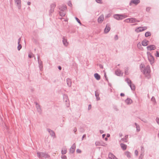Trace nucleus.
I'll use <instances>...</instances> for the list:
<instances>
[{
  "label": "nucleus",
  "instance_id": "nucleus-11",
  "mask_svg": "<svg viewBox=\"0 0 159 159\" xmlns=\"http://www.w3.org/2000/svg\"><path fill=\"white\" fill-rule=\"evenodd\" d=\"M110 30V27L107 25L104 30V32L106 33H107Z\"/></svg>",
  "mask_w": 159,
  "mask_h": 159
},
{
  "label": "nucleus",
  "instance_id": "nucleus-22",
  "mask_svg": "<svg viewBox=\"0 0 159 159\" xmlns=\"http://www.w3.org/2000/svg\"><path fill=\"white\" fill-rule=\"evenodd\" d=\"M19 41L18 43L19 44V45L18 47V49L19 50H20V49L21 48V45L20 44V39H19Z\"/></svg>",
  "mask_w": 159,
  "mask_h": 159
},
{
  "label": "nucleus",
  "instance_id": "nucleus-32",
  "mask_svg": "<svg viewBox=\"0 0 159 159\" xmlns=\"http://www.w3.org/2000/svg\"><path fill=\"white\" fill-rule=\"evenodd\" d=\"M76 151H77V153H81V150H80V149H77V150Z\"/></svg>",
  "mask_w": 159,
  "mask_h": 159
},
{
  "label": "nucleus",
  "instance_id": "nucleus-50",
  "mask_svg": "<svg viewBox=\"0 0 159 159\" xmlns=\"http://www.w3.org/2000/svg\"><path fill=\"white\" fill-rule=\"evenodd\" d=\"M139 45H140V46H141V44L140 43H138V46H139Z\"/></svg>",
  "mask_w": 159,
  "mask_h": 159
},
{
  "label": "nucleus",
  "instance_id": "nucleus-34",
  "mask_svg": "<svg viewBox=\"0 0 159 159\" xmlns=\"http://www.w3.org/2000/svg\"><path fill=\"white\" fill-rule=\"evenodd\" d=\"M62 158L63 159H66V157L65 156H62Z\"/></svg>",
  "mask_w": 159,
  "mask_h": 159
},
{
  "label": "nucleus",
  "instance_id": "nucleus-42",
  "mask_svg": "<svg viewBox=\"0 0 159 159\" xmlns=\"http://www.w3.org/2000/svg\"><path fill=\"white\" fill-rule=\"evenodd\" d=\"M107 137H110V134H107Z\"/></svg>",
  "mask_w": 159,
  "mask_h": 159
},
{
  "label": "nucleus",
  "instance_id": "nucleus-20",
  "mask_svg": "<svg viewBox=\"0 0 159 159\" xmlns=\"http://www.w3.org/2000/svg\"><path fill=\"white\" fill-rule=\"evenodd\" d=\"M66 149L63 148L61 151V152L62 154H65L66 152Z\"/></svg>",
  "mask_w": 159,
  "mask_h": 159
},
{
  "label": "nucleus",
  "instance_id": "nucleus-7",
  "mask_svg": "<svg viewBox=\"0 0 159 159\" xmlns=\"http://www.w3.org/2000/svg\"><path fill=\"white\" fill-rule=\"evenodd\" d=\"M150 72V67L148 66H147L146 69L144 70L143 72L145 74H148Z\"/></svg>",
  "mask_w": 159,
  "mask_h": 159
},
{
  "label": "nucleus",
  "instance_id": "nucleus-59",
  "mask_svg": "<svg viewBox=\"0 0 159 159\" xmlns=\"http://www.w3.org/2000/svg\"><path fill=\"white\" fill-rule=\"evenodd\" d=\"M83 137H84V135H83Z\"/></svg>",
  "mask_w": 159,
  "mask_h": 159
},
{
  "label": "nucleus",
  "instance_id": "nucleus-48",
  "mask_svg": "<svg viewBox=\"0 0 159 159\" xmlns=\"http://www.w3.org/2000/svg\"><path fill=\"white\" fill-rule=\"evenodd\" d=\"M105 140L106 141H107V138H105Z\"/></svg>",
  "mask_w": 159,
  "mask_h": 159
},
{
  "label": "nucleus",
  "instance_id": "nucleus-56",
  "mask_svg": "<svg viewBox=\"0 0 159 159\" xmlns=\"http://www.w3.org/2000/svg\"><path fill=\"white\" fill-rule=\"evenodd\" d=\"M126 72H127V71H125V74H126Z\"/></svg>",
  "mask_w": 159,
  "mask_h": 159
},
{
  "label": "nucleus",
  "instance_id": "nucleus-44",
  "mask_svg": "<svg viewBox=\"0 0 159 159\" xmlns=\"http://www.w3.org/2000/svg\"><path fill=\"white\" fill-rule=\"evenodd\" d=\"M52 6L54 7H55V6H56V5L55 4H53L52 5Z\"/></svg>",
  "mask_w": 159,
  "mask_h": 159
},
{
  "label": "nucleus",
  "instance_id": "nucleus-39",
  "mask_svg": "<svg viewBox=\"0 0 159 159\" xmlns=\"http://www.w3.org/2000/svg\"><path fill=\"white\" fill-rule=\"evenodd\" d=\"M120 95L121 96H124L125 95V94H124L123 93H121L120 94Z\"/></svg>",
  "mask_w": 159,
  "mask_h": 159
},
{
  "label": "nucleus",
  "instance_id": "nucleus-26",
  "mask_svg": "<svg viewBox=\"0 0 159 159\" xmlns=\"http://www.w3.org/2000/svg\"><path fill=\"white\" fill-rule=\"evenodd\" d=\"M135 124L136 126L137 130L138 132L140 130V129L139 127V126H138L136 123H135Z\"/></svg>",
  "mask_w": 159,
  "mask_h": 159
},
{
  "label": "nucleus",
  "instance_id": "nucleus-52",
  "mask_svg": "<svg viewBox=\"0 0 159 159\" xmlns=\"http://www.w3.org/2000/svg\"><path fill=\"white\" fill-rule=\"evenodd\" d=\"M66 8V7L65 6H64L63 9H65Z\"/></svg>",
  "mask_w": 159,
  "mask_h": 159
},
{
  "label": "nucleus",
  "instance_id": "nucleus-16",
  "mask_svg": "<svg viewBox=\"0 0 159 159\" xmlns=\"http://www.w3.org/2000/svg\"><path fill=\"white\" fill-rule=\"evenodd\" d=\"M138 22L137 20L134 18H130V23H134Z\"/></svg>",
  "mask_w": 159,
  "mask_h": 159
},
{
  "label": "nucleus",
  "instance_id": "nucleus-55",
  "mask_svg": "<svg viewBox=\"0 0 159 159\" xmlns=\"http://www.w3.org/2000/svg\"><path fill=\"white\" fill-rule=\"evenodd\" d=\"M38 156L39 157L40 156V155H39V154H38Z\"/></svg>",
  "mask_w": 159,
  "mask_h": 159
},
{
  "label": "nucleus",
  "instance_id": "nucleus-54",
  "mask_svg": "<svg viewBox=\"0 0 159 159\" xmlns=\"http://www.w3.org/2000/svg\"><path fill=\"white\" fill-rule=\"evenodd\" d=\"M120 137H121L122 136V134H120Z\"/></svg>",
  "mask_w": 159,
  "mask_h": 159
},
{
  "label": "nucleus",
  "instance_id": "nucleus-25",
  "mask_svg": "<svg viewBox=\"0 0 159 159\" xmlns=\"http://www.w3.org/2000/svg\"><path fill=\"white\" fill-rule=\"evenodd\" d=\"M126 81H127V83L129 84V85H130V84H131V81L129 79H127L126 80Z\"/></svg>",
  "mask_w": 159,
  "mask_h": 159
},
{
  "label": "nucleus",
  "instance_id": "nucleus-43",
  "mask_svg": "<svg viewBox=\"0 0 159 159\" xmlns=\"http://www.w3.org/2000/svg\"><path fill=\"white\" fill-rule=\"evenodd\" d=\"M106 136V135L105 134H103L102 135V136L103 138H104Z\"/></svg>",
  "mask_w": 159,
  "mask_h": 159
},
{
  "label": "nucleus",
  "instance_id": "nucleus-8",
  "mask_svg": "<svg viewBox=\"0 0 159 159\" xmlns=\"http://www.w3.org/2000/svg\"><path fill=\"white\" fill-rule=\"evenodd\" d=\"M125 102L127 104H130L132 103V101L131 100V99L128 98L127 99H126L125 100Z\"/></svg>",
  "mask_w": 159,
  "mask_h": 159
},
{
  "label": "nucleus",
  "instance_id": "nucleus-60",
  "mask_svg": "<svg viewBox=\"0 0 159 159\" xmlns=\"http://www.w3.org/2000/svg\"><path fill=\"white\" fill-rule=\"evenodd\" d=\"M98 159H100V158H98Z\"/></svg>",
  "mask_w": 159,
  "mask_h": 159
},
{
  "label": "nucleus",
  "instance_id": "nucleus-35",
  "mask_svg": "<svg viewBox=\"0 0 159 159\" xmlns=\"http://www.w3.org/2000/svg\"><path fill=\"white\" fill-rule=\"evenodd\" d=\"M156 121L157 123H158L159 124V118H157L156 119Z\"/></svg>",
  "mask_w": 159,
  "mask_h": 159
},
{
  "label": "nucleus",
  "instance_id": "nucleus-27",
  "mask_svg": "<svg viewBox=\"0 0 159 159\" xmlns=\"http://www.w3.org/2000/svg\"><path fill=\"white\" fill-rule=\"evenodd\" d=\"M125 21L127 23H130V18H128L125 20Z\"/></svg>",
  "mask_w": 159,
  "mask_h": 159
},
{
  "label": "nucleus",
  "instance_id": "nucleus-45",
  "mask_svg": "<svg viewBox=\"0 0 159 159\" xmlns=\"http://www.w3.org/2000/svg\"><path fill=\"white\" fill-rule=\"evenodd\" d=\"M58 69L60 70H61V67L60 66H59L58 67Z\"/></svg>",
  "mask_w": 159,
  "mask_h": 159
},
{
  "label": "nucleus",
  "instance_id": "nucleus-51",
  "mask_svg": "<svg viewBox=\"0 0 159 159\" xmlns=\"http://www.w3.org/2000/svg\"><path fill=\"white\" fill-rule=\"evenodd\" d=\"M116 39H118V37L117 36H116Z\"/></svg>",
  "mask_w": 159,
  "mask_h": 159
},
{
  "label": "nucleus",
  "instance_id": "nucleus-21",
  "mask_svg": "<svg viewBox=\"0 0 159 159\" xmlns=\"http://www.w3.org/2000/svg\"><path fill=\"white\" fill-rule=\"evenodd\" d=\"M151 34L150 32H147L145 34V36L146 37H148L151 35Z\"/></svg>",
  "mask_w": 159,
  "mask_h": 159
},
{
  "label": "nucleus",
  "instance_id": "nucleus-57",
  "mask_svg": "<svg viewBox=\"0 0 159 159\" xmlns=\"http://www.w3.org/2000/svg\"><path fill=\"white\" fill-rule=\"evenodd\" d=\"M126 72H127V71H125V74H126Z\"/></svg>",
  "mask_w": 159,
  "mask_h": 159
},
{
  "label": "nucleus",
  "instance_id": "nucleus-31",
  "mask_svg": "<svg viewBox=\"0 0 159 159\" xmlns=\"http://www.w3.org/2000/svg\"><path fill=\"white\" fill-rule=\"evenodd\" d=\"M155 55L157 57H159V53L157 51L156 54Z\"/></svg>",
  "mask_w": 159,
  "mask_h": 159
},
{
  "label": "nucleus",
  "instance_id": "nucleus-38",
  "mask_svg": "<svg viewBox=\"0 0 159 159\" xmlns=\"http://www.w3.org/2000/svg\"><path fill=\"white\" fill-rule=\"evenodd\" d=\"M29 57H30V58H31L32 57V55H31V54H29Z\"/></svg>",
  "mask_w": 159,
  "mask_h": 159
},
{
  "label": "nucleus",
  "instance_id": "nucleus-19",
  "mask_svg": "<svg viewBox=\"0 0 159 159\" xmlns=\"http://www.w3.org/2000/svg\"><path fill=\"white\" fill-rule=\"evenodd\" d=\"M48 131L49 133H50V134H51L52 136H55V134L54 133L53 131L51 130H49Z\"/></svg>",
  "mask_w": 159,
  "mask_h": 159
},
{
  "label": "nucleus",
  "instance_id": "nucleus-15",
  "mask_svg": "<svg viewBox=\"0 0 159 159\" xmlns=\"http://www.w3.org/2000/svg\"><path fill=\"white\" fill-rule=\"evenodd\" d=\"M120 146L121 147V148H122V149L124 150H125L127 148V145L121 143L120 144Z\"/></svg>",
  "mask_w": 159,
  "mask_h": 159
},
{
  "label": "nucleus",
  "instance_id": "nucleus-14",
  "mask_svg": "<svg viewBox=\"0 0 159 159\" xmlns=\"http://www.w3.org/2000/svg\"><path fill=\"white\" fill-rule=\"evenodd\" d=\"M95 78L97 80H99L100 79V76L97 73H95L94 75Z\"/></svg>",
  "mask_w": 159,
  "mask_h": 159
},
{
  "label": "nucleus",
  "instance_id": "nucleus-3",
  "mask_svg": "<svg viewBox=\"0 0 159 159\" xmlns=\"http://www.w3.org/2000/svg\"><path fill=\"white\" fill-rule=\"evenodd\" d=\"M147 29V27L146 26L144 27H139L137 28L135 30V31L139 33L140 32H141L146 30Z\"/></svg>",
  "mask_w": 159,
  "mask_h": 159
},
{
  "label": "nucleus",
  "instance_id": "nucleus-53",
  "mask_svg": "<svg viewBox=\"0 0 159 159\" xmlns=\"http://www.w3.org/2000/svg\"><path fill=\"white\" fill-rule=\"evenodd\" d=\"M100 132L101 134L103 133V131H100Z\"/></svg>",
  "mask_w": 159,
  "mask_h": 159
},
{
  "label": "nucleus",
  "instance_id": "nucleus-28",
  "mask_svg": "<svg viewBox=\"0 0 159 159\" xmlns=\"http://www.w3.org/2000/svg\"><path fill=\"white\" fill-rule=\"evenodd\" d=\"M75 19L76 20V21L80 24L81 25V23L80 20L77 17H75Z\"/></svg>",
  "mask_w": 159,
  "mask_h": 159
},
{
  "label": "nucleus",
  "instance_id": "nucleus-46",
  "mask_svg": "<svg viewBox=\"0 0 159 159\" xmlns=\"http://www.w3.org/2000/svg\"><path fill=\"white\" fill-rule=\"evenodd\" d=\"M30 2H28V4L29 5H30Z\"/></svg>",
  "mask_w": 159,
  "mask_h": 159
},
{
  "label": "nucleus",
  "instance_id": "nucleus-5",
  "mask_svg": "<svg viewBox=\"0 0 159 159\" xmlns=\"http://www.w3.org/2000/svg\"><path fill=\"white\" fill-rule=\"evenodd\" d=\"M156 48L155 46L154 45H151L147 47L148 50L150 51L154 50Z\"/></svg>",
  "mask_w": 159,
  "mask_h": 159
},
{
  "label": "nucleus",
  "instance_id": "nucleus-1",
  "mask_svg": "<svg viewBox=\"0 0 159 159\" xmlns=\"http://www.w3.org/2000/svg\"><path fill=\"white\" fill-rule=\"evenodd\" d=\"M114 17L115 19L118 20H120L127 17V16L126 15H119L117 14L114 15Z\"/></svg>",
  "mask_w": 159,
  "mask_h": 159
},
{
  "label": "nucleus",
  "instance_id": "nucleus-9",
  "mask_svg": "<svg viewBox=\"0 0 159 159\" xmlns=\"http://www.w3.org/2000/svg\"><path fill=\"white\" fill-rule=\"evenodd\" d=\"M148 41L146 40H143L142 42V44L143 46H146L148 44Z\"/></svg>",
  "mask_w": 159,
  "mask_h": 159
},
{
  "label": "nucleus",
  "instance_id": "nucleus-29",
  "mask_svg": "<svg viewBox=\"0 0 159 159\" xmlns=\"http://www.w3.org/2000/svg\"><path fill=\"white\" fill-rule=\"evenodd\" d=\"M96 0L98 3H102L101 0Z\"/></svg>",
  "mask_w": 159,
  "mask_h": 159
},
{
  "label": "nucleus",
  "instance_id": "nucleus-37",
  "mask_svg": "<svg viewBox=\"0 0 159 159\" xmlns=\"http://www.w3.org/2000/svg\"><path fill=\"white\" fill-rule=\"evenodd\" d=\"M91 108V105H89V107H88V108L89 109H90Z\"/></svg>",
  "mask_w": 159,
  "mask_h": 159
},
{
  "label": "nucleus",
  "instance_id": "nucleus-10",
  "mask_svg": "<svg viewBox=\"0 0 159 159\" xmlns=\"http://www.w3.org/2000/svg\"><path fill=\"white\" fill-rule=\"evenodd\" d=\"M109 157L111 159H117L112 154L110 153L109 154Z\"/></svg>",
  "mask_w": 159,
  "mask_h": 159
},
{
  "label": "nucleus",
  "instance_id": "nucleus-58",
  "mask_svg": "<svg viewBox=\"0 0 159 159\" xmlns=\"http://www.w3.org/2000/svg\"><path fill=\"white\" fill-rule=\"evenodd\" d=\"M83 137H84V135H83Z\"/></svg>",
  "mask_w": 159,
  "mask_h": 159
},
{
  "label": "nucleus",
  "instance_id": "nucleus-33",
  "mask_svg": "<svg viewBox=\"0 0 159 159\" xmlns=\"http://www.w3.org/2000/svg\"><path fill=\"white\" fill-rule=\"evenodd\" d=\"M135 153L136 155H137L138 153V151L137 150H135Z\"/></svg>",
  "mask_w": 159,
  "mask_h": 159
},
{
  "label": "nucleus",
  "instance_id": "nucleus-49",
  "mask_svg": "<svg viewBox=\"0 0 159 159\" xmlns=\"http://www.w3.org/2000/svg\"><path fill=\"white\" fill-rule=\"evenodd\" d=\"M128 137V135H126L125 136V137L126 138H127Z\"/></svg>",
  "mask_w": 159,
  "mask_h": 159
},
{
  "label": "nucleus",
  "instance_id": "nucleus-6",
  "mask_svg": "<svg viewBox=\"0 0 159 159\" xmlns=\"http://www.w3.org/2000/svg\"><path fill=\"white\" fill-rule=\"evenodd\" d=\"M104 20V16L103 15L100 16L98 18V21L99 23H101Z\"/></svg>",
  "mask_w": 159,
  "mask_h": 159
},
{
  "label": "nucleus",
  "instance_id": "nucleus-30",
  "mask_svg": "<svg viewBox=\"0 0 159 159\" xmlns=\"http://www.w3.org/2000/svg\"><path fill=\"white\" fill-rule=\"evenodd\" d=\"M16 2H17L18 4H19L20 3V0H16Z\"/></svg>",
  "mask_w": 159,
  "mask_h": 159
},
{
  "label": "nucleus",
  "instance_id": "nucleus-41",
  "mask_svg": "<svg viewBox=\"0 0 159 159\" xmlns=\"http://www.w3.org/2000/svg\"><path fill=\"white\" fill-rule=\"evenodd\" d=\"M152 101H155V99L154 98H152Z\"/></svg>",
  "mask_w": 159,
  "mask_h": 159
},
{
  "label": "nucleus",
  "instance_id": "nucleus-13",
  "mask_svg": "<svg viewBox=\"0 0 159 159\" xmlns=\"http://www.w3.org/2000/svg\"><path fill=\"white\" fill-rule=\"evenodd\" d=\"M116 74L118 76H120L122 75V73L121 71L120 70H117L116 72Z\"/></svg>",
  "mask_w": 159,
  "mask_h": 159
},
{
  "label": "nucleus",
  "instance_id": "nucleus-17",
  "mask_svg": "<svg viewBox=\"0 0 159 159\" xmlns=\"http://www.w3.org/2000/svg\"><path fill=\"white\" fill-rule=\"evenodd\" d=\"M63 43L66 46L68 45V43L67 41V39L63 38Z\"/></svg>",
  "mask_w": 159,
  "mask_h": 159
},
{
  "label": "nucleus",
  "instance_id": "nucleus-36",
  "mask_svg": "<svg viewBox=\"0 0 159 159\" xmlns=\"http://www.w3.org/2000/svg\"><path fill=\"white\" fill-rule=\"evenodd\" d=\"M146 10L147 11H149L150 10V8L149 7H147L146 8Z\"/></svg>",
  "mask_w": 159,
  "mask_h": 159
},
{
  "label": "nucleus",
  "instance_id": "nucleus-18",
  "mask_svg": "<svg viewBox=\"0 0 159 159\" xmlns=\"http://www.w3.org/2000/svg\"><path fill=\"white\" fill-rule=\"evenodd\" d=\"M125 155L127 157L129 158L130 157L131 155L130 153L128 152H126L125 153Z\"/></svg>",
  "mask_w": 159,
  "mask_h": 159
},
{
  "label": "nucleus",
  "instance_id": "nucleus-47",
  "mask_svg": "<svg viewBox=\"0 0 159 159\" xmlns=\"http://www.w3.org/2000/svg\"><path fill=\"white\" fill-rule=\"evenodd\" d=\"M143 65L141 64V65L140 66V67H143Z\"/></svg>",
  "mask_w": 159,
  "mask_h": 159
},
{
  "label": "nucleus",
  "instance_id": "nucleus-40",
  "mask_svg": "<svg viewBox=\"0 0 159 159\" xmlns=\"http://www.w3.org/2000/svg\"><path fill=\"white\" fill-rule=\"evenodd\" d=\"M68 5L70 6H71L72 4L70 2H69L68 3Z\"/></svg>",
  "mask_w": 159,
  "mask_h": 159
},
{
  "label": "nucleus",
  "instance_id": "nucleus-12",
  "mask_svg": "<svg viewBox=\"0 0 159 159\" xmlns=\"http://www.w3.org/2000/svg\"><path fill=\"white\" fill-rule=\"evenodd\" d=\"M75 149V145L74 144L70 149V152H74Z\"/></svg>",
  "mask_w": 159,
  "mask_h": 159
},
{
  "label": "nucleus",
  "instance_id": "nucleus-4",
  "mask_svg": "<svg viewBox=\"0 0 159 159\" xmlns=\"http://www.w3.org/2000/svg\"><path fill=\"white\" fill-rule=\"evenodd\" d=\"M139 2V0H132L131 2L130 3V5H132V4L133 3L135 5H137Z\"/></svg>",
  "mask_w": 159,
  "mask_h": 159
},
{
  "label": "nucleus",
  "instance_id": "nucleus-2",
  "mask_svg": "<svg viewBox=\"0 0 159 159\" xmlns=\"http://www.w3.org/2000/svg\"><path fill=\"white\" fill-rule=\"evenodd\" d=\"M147 54L148 60L150 62L151 64H152L153 63L154 60V59L153 57L151 55V54L149 52H148Z\"/></svg>",
  "mask_w": 159,
  "mask_h": 159
},
{
  "label": "nucleus",
  "instance_id": "nucleus-24",
  "mask_svg": "<svg viewBox=\"0 0 159 159\" xmlns=\"http://www.w3.org/2000/svg\"><path fill=\"white\" fill-rule=\"evenodd\" d=\"M67 84L69 86H70L71 85V82L70 80V79H68L67 80Z\"/></svg>",
  "mask_w": 159,
  "mask_h": 159
},
{
  "label": "nucleus",
  "instance_id": "nucleus-23",
  "mask_svg": "<svg viewBox=\"0 0 159 159\" xmlns=\"http://www.w3.org/2000/svg\"><path fill=\"white\" fill-rule=\"evenodd\" d=\"M130 86L132 90H134L135 89V86L133 84H130Z\"/></svg>",
  "mask_w": 159,
  "mask_h": 159
}]
</instances>
